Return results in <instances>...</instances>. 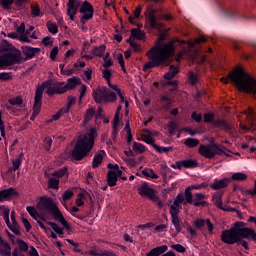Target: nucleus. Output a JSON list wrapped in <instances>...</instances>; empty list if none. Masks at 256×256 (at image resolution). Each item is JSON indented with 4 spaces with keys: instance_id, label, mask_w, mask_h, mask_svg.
Wrapping results in <instances>:
<instances>
[{
    "instance_id": "nucleus-35",
    "label": "nucleus",
    "mask_w": 256,
    "mask_h": 256,
    "mask_svg": "<svg viewBox=\"0 0 256 256\" xmlns=\"http://www.w3.org/2000/svg\"><path fill=\"white\" fill-rule=\"evenodd\" d=\"M142 174L148 179H159V176L151 168H145L144 170H142Z\"/></svg>"
},
{
    "instance_id": "nucleus-40",
    "label": "nucleus",
    "mask_w": 256,
    "mask_h": 256,
    "mask_svg": "<svg viewBox=\"0 0 256 256\" xmlns=\"http://www.w3.org/2000/svg\"><path fill=\"white\" fill-rule=\"evenodd\" d=\"M229 179H231V181H245V179H247V174L243 172H236L233 173Z\"/></svg>"
},
{
    "instance_id": "nucleus-54",
    "label": "nucleus",
    "mask_w": 256,
    "mask_h": 256,
    "mask_svg": "<svg viewBox=\"0 0 256 256\" xmlns=\"http://www.w3.org/2000/svg\"><path fill=\"white\" fill-rule=\"evenodd\" d=\"M47 28H48L49 32L52 33L53 35H56V33H58V31H59V29L57 28V24H55V23L48 22Z\"/></svg>"
},
{
    "instance_id": "nucleus-51",
    "label": "nucleus",
    "mask_w": 256,
    "mask_h": 256,
    "mask_svg": "<svg viewBox=\"0 0 256 256\" xmlns=\"http://www.w3.org/2000/svg\"><path fill=\"white\" fill-rule=\"evenodd\" d=\"M48 187H50V189H59V179L50 178L48 181Z\"/></svg>"
},
{
    "instance_id": "nucleus-37",
    "label": "nucleus",
    "mask_w": 256,
    "mask_h": 256,
    "mask_svg": "<svg viewBox=\"0 0 256 256\" xmlns=\"http://www.w3.org/2000/svg\"><path fill=\"white\" fill-rule=\"evenodd\" d=\"M22 51H23L24 55H26V57L28 59H31L32 57L35 56V53H37L35 48L29 47V46H23L22 47Z\"/></svg>"
},
{
    "instance_id": "nucleus-63",
    "label": "nucleus",
    "mask_w": 256,
    "mask_h": 256,
    "mask_svg": "<svg viewBox=\"0 0 256 256\" xmlns=\"http://www.w3.org/2000/svg\"><path fill=\"white\" fill-rule=\"evenodd\" d=\"M73 197V191L71 190H66L63 194V201H69Z\"/></svg>"
},
{
    "instance_id": "nucleus-56",
    "label": "nucleus",
    "mask_w": 256,
    "mask_h": 256,
    "mask_svg": "<svg viewBox=\"0 0 256 256\" xmlns=\"http://www.w3.org/2000/svg\"><path fill=\"white\" fill-rule=\"evenodd\" d=\"M10 105H15L16 107L21 106L23 99L21 97H16L9 100Z\"/></svg>"
},
{
    "instance_id": "nucleus-48",
    "label": "nucleus",
    "mask_w": 256,
    "mask_h": 256,
    "mask_svg": "<svg viewBox=\"0 0 256 256\" xmlns=\"http://www.w3.org/2000/svg\"><path fill=\"white\" fill-rule=\"evenodd\" d=\"M184 145L190 148L197 147V145H199V140L195 138H187L184 142Z\"/></svg>"
},
{
    "instance_id": "nucleus-53",
    "label": "nucleus",
    "mask_w": 256,
    "mask_h": 256,
    "mask_svg": "<svg viewBox=\"0 0 256 256\" xmlns=\"http://www.w3.org/2000/svg\"><path fill=\"white\" fill-rule=\"evenodd\" d=\"M152 147H153L158 153H167V152L171 151V148L159 146V145H157V144L152 145Z\"/></svg>"
},
{
    "instance_id": "nucleus-28",
    "label": "nucleus",
    "mask_w": 256,
    "mask_h": 256,
    "mask_svg": "<svg viewBox=\"0 0 256 256\" xmlns=\"http://www.w3.org/2000/svg\"><path fill=\"white\" fill-rule=\"evenodd\" d=\"M104 156H105V151H100L95 154L93 162H92L93 169H97V167H99V165H101Z\"/></svg>"
},
{
    "instance_id": "nucleus-43",
    "label": "nucleus",
    "mask_w": 256,
    "mask_h": 256,
    "mask_svg": "<svg viewBox=\"0 0 256 256\" xmlns=\"http://www.w3.org/2000/svg\"><path fill=\"white\" fill-rule=\"evenodd\" d=\"M32 17H43V12H41V8L37 4H33L31 6Z\"/></svg>"
},
{
    "instance_id": "nucleus-26",
    "label": "nucleus",
    "mask_w": 256,
    "mask_h": 256,
    "mask_svg": "<svg viewBox=\"0 0 256 256\" xmlns=\"http://www.w3.org/2000/svg\"><path fill=\"white\" fill-rule=\"evenodd\" d=\"M231 183V179L229 178H223L221 180H216L214 181L213 184H211V188L212 189H223L225 187H227V185H229Z\"/></svg>"
},
{
    "instance_id": "nucleus-59",
    "label": "nucleus",
    "mask_w": 256,
    "mask_h": 256,
    "mask_svg": "<svg viewBox=\"0 0 256 256\" xmlns=\"http://www.w3.org/2000/svg\"><path fill=\"white\" fill-rule=\"evenodd\" d=\"M93 53L96 55V57H102L103 53H105V46L102 45L96 48Z\"/></svg>"
},
{
    "instance_id": "nucleus-57",
    "label": "nucleus",
    "mask_w": 256,
    "mask_h": 256,
    "mask_svg": "<svg viewBox=\"0 0 256 256\" xmlns=\"http://www.w3.org/2000/svg\"><path fill=\"white\" fill-rule=\"evenodd\" d=\"M197 81H199V76H197V74L190 72L189 73V83L190 85H195V83H197Z\"/></svg>"
},
{
    "instance_id": "nucleus-45",
    "label": "nucleus",
    "mask_w": 256,
    "mask_h": 256,
    "mask_svg": "<svg viewBox=\"0 0 256 256\" xmlns=\"http://www.w3.org/2000/svg\"><path fill=\"white\" fill-rule=\"evenodd\" d=\"M177 73H179V69H177V67H175V66H170V70H169V72L168 73H166L165 75H164V78H166V79H173V77H175V75L177 74Z\"/></svg>"
},
{
    "instance_id": "nucleus-18",
    "label": "nucleus",
    "mask_w": 256,
    "mask_h": 256,
    "mask_svg": "<svg viewBox=\"0 0 256 256\" xmlns=\"http://www.w3.org/2000/svg\"><path fill=\"white\" fill-rule=\"evenodd\" d=\"M21 61L19 56H15L13 54H8L0 57V65L2 67H10V65H15Z\"/></svg>"
},
{
    "instance_id": "nucleus-32",
    "label": "nucleus",
    "mask_w": 256,
    "mask_h": 256,
    "mask_svg": "<svg viewBox=\"0 0 256 256\" xmlns=\"http://www.w3.org/2000/svg\"><path fill=\"white\" fill-rule=\"evenodd\" d=\"M16 195L15 189L3 190L0 192V201H6L9 197Z\"/></svg>"
},
{
    "instance_id": "nucleus-12",
    "label": "nucleus",
    "mask_w": 256,
    "mask_h": 256,
    "mask_svg": "<svg viewBox=\"0 0 256 256\" xmlns=\"http://www.w3.org/2000/svg\"><path fill=\"white\" fill-rule=\"evenodd\" d=\"M171 224L170 235L171 237H177L183 229V220L179 215H173L171 216Z\"/></svg>"
},
{
    "instance_id": "nucleus-23",
    "label": "nucleus",
    "mask_w": 256,
    "mask_h": 256,
    "mask_svg": "<svg viewBox=\"0 0 256 256\" xmlns=\"http://www.w3.org/2000/svg\"><path fill=\"white\" fill-rule=\"evenodd\" d=\"M17 34L19 36V40L22 43H31V39H29V30L25 32V24L22 23L20 26L17 28Z\"/></svg>"
},
{
    "instance_id": "nucleus-38",
    "label": "nucleus",
    "mask_w": 256,
    "mask_h": 256,
    "mask_svg": "<svg viewBox=\"0 0 256 256\" xmlns=\"http://www.w3.org/2000/svg\"><path fill=\"white\" fill-rule=\"evenodd\" d=\"M86 199H87V192L79 193L78 197L76 198L77 207H83V205H85Z\"/></svg>"
},
{
    "instance_id": "nucleus-8",
    "label": "nucleus",
    "mask_w": 256,
    "mask_h": 256,
    "mask_svg": "<svg viewBox=\"0 0 256 256\" xmlns=\"http://www.w3.org/2000/svg\"><path fill=\"white\" fill-rule=\"evenodd\" d=\"M198 151L200 155L206 157V159H213L215 155H229L227 148H223L215 142H211L209 145H201Z\"/></svg>"
},
{
    "instance_id": "nucleus-24",
    "label": "nucleus",
    "mask_w": 256,
    "mask_h": 256,
    "mask_svg": "<svg viewBox=\"0 0 256 256\" xmlns=\"http://www.w3.org/2000/svg\"><path fill=\"white\" fill-rule=\"evenodd\" d=\"M0 256H11V245L0 236Z\"/></svg>"
},
{
    "instance_id": "nucleus-14",
    "label": "nucleus",
    "mask_w": 256,
    "mask_h": 256,
    "mask_svg": "<svg viewBox=\"0 0 256 256\" xmlns=\"http://www.w3.org/2000/svg\"><path fill=\"white\" fill-rule=\"evenodd\" d=\"M246 115L247 122L246 123H240V127L242 130L249 131L253 125H255V112L253 111V108L249 107L246 111H244Z\"/></svg>"
},
{
    "instance_id": "nucleus-1",
    "label": "nucleus",
    "mask_w": 256,
    "mask_h": 256,
    "mask_svg": "<svg viewBox=\"0 0 256 256\" xmlns=\"http://www.w3.org/2000/svg\"><path fill=\"white\" fill-rule=\"evenodd\" d=\"M164 37L160 36L154 46L147 52V57L150 60L144 65V71L159 67L166 61H169L175 53V45L173 42H165Z\"/></svg>"
},
{
    "instance_id": "nucleus-36",
    "label": "nucleus",
    "mask_w": 256,
    "mask_h": 256,
    "mask_svg": "<svg viewBox=\"0 0 256 256\" xmlns=\"http://www.w3.org/2000/svg\"><path fill=\"white\" fill-rule=\"evenodd\" d=\"M12 165H13V168H10L6 175H10L11 173H13V171H17V169H19L20 165H21V155L18 156L17 158H15L13 161H12Z\"/></svg>"
},
{
    "instance_id": "nucleus-34",
    "label": "nucleus",
    "mask_w": 256,
    "mask_h": 256,
    "mask_svg": "<svg viewBox=\"0 0 256 256\" xmlns=\"http://www.w3.org/2000/svg\"><path fill=\"white\" fill-rule=\"evenodd\" d=\"M141 6H138L135 8V10L133 11V15L129 16V23H131L132 25H135V19H139V17H141Z\"/></svg>"
},
{
    "instance_id": "nucleus-39",
    "label": "nucleus",
    "mask_w": 256,
    "mask_h": 256,
    "mask_svg": "<svg viewBox=\"0 0 256 256\" xmlns=\"http://www.w3.org/2000/svg\"><path fill=\"white\" fill-rule=\"evenodd\" d=\"M184 196L183 205H187V203H193V194L191 193V188H186Z\"/></svg>"
},
{
    "instance_id": "nucleus-11",
    "label": "nucleus",
    "mask_w": 256,
    "mask_h": 256,
    "mask_svg": "<svg viewBox=\"0 0 256 256\" xmlns=\"http://www.w3.org/2000/svg\"><path fill=\"white\" fill-rule=\"evenodd\" d=\"M205 41H206L205 37H200L196 39L195 42H185V41L181 42V47L183 50L180 51L176 56V61H181V59H185V57H187V50L185 49V47H188V49L191 51L195 47V44L205 43Z\"/></svg>"
},
{
    "instance_id": "nucleus-49",
    "label": "nucleus",
    "mask_w": 256,
    "mask_h": 256,
    "mask_svg": "<svg viewBox=\"0 0 256 256\" xmlns=\"http://www.w3.org/2000/svg\"><path fill=\"white\" fill-rule=\"evenodd\" d=\"M0 212L2 213V215L4 217L5 223H9V213H11V210H9L8 207L1 206L0 207Z\"/></svg>"
},
{
    "instance_id": "nucleus-44",
    "label": "nucleus",
    "mask_w": 256,
    "mask_h": 256,
    "mask_svg": "<svg viewBox=\"0 0 256 256\" xmlns=\"http://www.w3.org/2000/svg\"><path fill=\"white\" fill-rule=\"evenodd\" d=\"M39 227L41 229H44L45 233H47L48 237H51V239H57V234H55L51 229L47 228L41 221H38Z\"/></svg>"
},
{
    "instance_id": "nucleus-41",
    "label": "nucleus",
    "mask_w": 256,
    "mask_h": 256,
    "mask_svg": "<svg viewBox=\"0 0 256 256\" xmlns=\"http://www.w3.org/2000/svg\"><path fill=\"white\" fill-rule=\"evenodd\" d=\"M132 149L133 151H135V153H145L147 151V148L145 147V145L139 142H134L132 145Z\"/></svg>"
},
{
    "instance_id": "nucleus-55",
    "label": "nucleus",
    "mask_w": 256,
    "mask_h": 256,
    "mask_svg": "<svg viewBox=\"0 0 256 256\" xmlns=\"http://www.w3.org/2000/svg\"><path fill=\"white\" fill-rule=\"evenodd\" d=\"M124 131L126 132L128 143H131V141H133V135H131V128L129 127V122L126 123Z\"/></svg>"
},
{
    "instance_id": "nucleus-31",
    "label": "nucleus",
    "mask_w": 256,
    "mask_h": 256,
    "mask_svg": "<svg viewBox=\"0 0 256 256\" xmlns=\"http://www.w3.org/2000/svg\"><path fill=\"white\" fill-rule=\"evenodd\" d=\"M76 101L77 99L74 96H68L67 103L64 107H62V111H64V113H68L69 111H71V107L75 105Z\"/></svg>"
},
{
    "instance_id": "nucleus-21",
    "label": "nucleus",
    "mask_w": 256,
    "mask_h": 256,
    "mask_svg": "<svg viewBox=\"0 0 256 256\" xmlns=\"http://www.w3.org/2000/svg\"><path fill=\"white\" fill-rule=\"evenodd\" d=\"M159 135V132L157 131H151V130H143L142 133V141L144 143H147V145H151L152 147L155 145V139L153 137H157Z\"/></svg>"
},
{
    "instance_id": "nucleus-25",
    "label": "nucleus",
    "mask_w": 256,
    "mask_h": 256,
    "mask_svg": "<svg viewBox=\"0 0 256 256\" xmlns=\"http://www.w3.org/2000/svg\"><path fill=\"white\" fill-rule=\"evenodd\" d=\"M104 79H106L109 89H106V91H119V87L117 85L111 84V70L104 69L102 71Z\"/></svg>"
},
{
    "instance_id": "nucleus-19",
    "label": "nucleus",
    "mask_w": 256,
    "mask_h": 256,
    "mask_svg": "<svg viewBox=\"0 0 256 256\" xmlns=\"http://www.w3.org/2000/svg\"><path fill=\"white\" fill-rule=\"evenodd\" d=\"M185 203V196L183 194H179L173 204L170 206V214L171 217L173 215H178L179 211H181V205Z\"/></svg>"
},
{
    "instance_id": "nucleus-60",
    "label": "nucleus",
    "mask_w": 256,
    "mask_h": 256,
    "mask_svg": "<svg viewBox=\"0 0 256 256\" xmlns=\"http://www.w3.org/2000/svg\"><path fill=\"white\" fill-rule=\"evenodd\" d=\"M206 221L204 219H197L193 222V226L196 229H201L205 225Z\"/></svg>"
},
{
    "instance_id": "nucleus-15",
    "label": "nucleus",
    "mask_w": 256,
    "mask_h": 256,
    "mask_svg": "<svg viewBox=\"0 0 256 256\" xmlns=\"http://www.w3.org/2000/svg\"><path fill=\"white\" fill-rule=\"evenodd\" d=\"M236 231L238 234V241H241V239H251L254 233L253 229L245 228L242 222L236 223Z\"/></svg>"
},
{
    "instance_id": "nucleus-46",
    "label": "nucleus",
    "mask_w": 256,
    "mask_h": 256,
    "mask_svg": "<svg viewBox=\"0 0 256 256\" xmlns=\"http://www.w3.org/2000/svg\"><path fill=\"white\" fill-rule=\"evenodd\" d=\"M48 225H50L51 229L59 235V237H63V228L59 227L57 224L53 222H48Z\"/></svg>"
},
{
    "instance_id": "nucleus-52",
    "label": "nucleus",
    "mask_w": 256,
    "mask_h": 256,
    "mask_svg": "<svg viewBox=\"0 0 256 256\" xmlns=\"http://www.w3.org/2000/svg\"><path fill=\"white\" fill-rule=\"evenodd\" d=\"M214 125H215V127H222V129H225V131H229V129H231L229 124H227V122H225L223 120H219V121L215 122Z\"/></svg>"
},
{
    "instance_id": "nucleus-7",
    "label": "nucleus",
    "mask_w": 256,
    "mask_h": 256,
    "mask_svg": "<svg viewBox=\"0 0 256 256\" xmlns=\"http://www.w3.org/2000/svg\"><path fill=\"white\" fill-rule=\"evenodd\" d=\"M117 95L120 97V103H125V97L121 94V89L107 90V88H100L93 92V97L96 103H107L117 101Z\"/></svg>"
},
{
    "instance_id": "nucleus-10",
    "label": "nucleus",
    "mask_w": 256,
    "mask_h": 256,
    "mask_svg": "<svg viewBox=\"0 0 256 256\" xmlns=\"http://www.w3.org/2000/svg\"><path fill=\"white\" fill-rule=\"evenodd\" d=\"M221 240L227 245H233L239 243V234L237 233V226H234L230 230H224L221 235Z\"/></svg>"
},
{
    "instance_id": "nucleus-47",
    "label": "nucleus",
    "mask_w": 256,
    "mask_h": 256,
    "mask_svg": "<svg viewBox=\"0 0 256 256\" xmlns=\"http://www.w3.org/2000/svg\"><path fill=\"white\" fill-rule=\"evenodd\" d=\"M94 116H95V108L91 107L86 111V114L84 117V123L91 121V119H93Z\"/></svg>"
},
{
    "instance_id": "nucleus-42",
    "label": "nucleus",
    "mask_w": 256,
    "mask_h": 256,
    "mask_svg": "<svg viewBox=\"0 0 256 256\" xmlns=\"http://www.w3.org/2000/svg\"><path fill=\"white\" fill-rule=\"evenodd\" d=\"M203 199H205V194L197 193L194 195L193 203L195 207H199V205H203Z\"/></svg>"
},
{
    "instance_id": "nucleus-29",
    "label": "nucleus",
    "mask_w": 256,
    "mask_h": 256,
    "mask_svg": "<svg viewBox=\"0 0 256 256\" xmlns=\"http://www.w3.org/2000/svg\"><path fill=\"white\" fill-rule=\"evenodd\" d=\"M148 22L150 27H152V29H161V24L157 23V17H155L154 12H149Z\"/></svg>"
},
{
    "instance_id": "nucleus-33",
    "label": "nucleus",
    "mask_w": 256,
    "mask_h": 256,
    "mask_svg": "<svg viewBox=\"0 0 256 256\" xmlns=\"http://www.w3.org/2000/svg\"><path fill=\"white\" fill-rule=\"evenodd\" d=\"M131 37H133V39H137L138 41H143V39H145V32L139 29H132Z\"/></svg>"
},
{
    "instance_id": "nucleus-22",
    "label": "nucleus",
    "mask_w": 256,
    "mask_h": 256,
    "mask_svg": "<svg viewBox=\"0 0 256 256\" xmlns=\"http://www.w3.org/2000/svg\"><path fill=\"white\" fill-rule=\"evenodd\" d=\"M123 107L118 106L117 111L114 116L113 120V133L117 134L119 130L121 129V125H123V121L121 120V110Z\"/></svg>"
},
{
    "instance_id": "nucleus-4",
    "label": "nucleus",
    "mask_w": 256,
    "mask_h": 256,
    "mask_svg": "<svg viewBox=\"0 0 256 256\" xmlns=\"http://www.w3.org/2000/svg\"><path fill=\"white\" fill-rule=\"evenodd\" d=\"M97 137V130L95 128H91L85 134H82L74 149L72 150V157L77 161L83 159L89 152L93 149V145H95V138Z\"/></svg>"
},
{
    "instance_id": "nucleus-58",
    "label": "nucleus",
    "mask_w": 256,
    "mask_h": 256,
    "mask_svg": "<svg viewBox=\"0 0 256 256\" xmlns=\"http://www.w3.org/2000/svg\"><path fill=\"white\" fill-rule=\"evenodd\" d=\"M89 254L93 256H102L103 255V250H100L97 247H94L89 250Z\"/></svg>"
},
{
    "instance_id": "nucleus-3",
    "label": "nucleus",
    "mask_w": 256,
    "mask_h": 256,
    "mask_svg": "<svg viewBox=\"0 0 256 256\" xmlns=\"http://www.w3.org/2000/svg\"><path fill=\"white\" fill-rule=\"evenodd\" d=\"M230 81L237 87L238 91L243 93H253L256 95V79L251 76L245 69L236 67L229 75L228 78L222 77V83H229Z\"/></svg>"
},
{
    "instance_id": "nucleus-30",
    "label": "nucleus",
    "mask_w": 256,
    "mask_h": 256,
    "mask_svg": "<svg viewBox=\"0 0 256 256\" xmlns=\"http://www.w3.org/2000/svg\"><path fill=\"white\" fill-rule=\"evenodd\" d=\"M189 59L192 60L193 63H197L198 65H201V63H205V56L200 55L199 52H194L191 56H189Z\"/></svg>"
},
{
    "instance_id": "nucleus-9",
    "label": "nucleus",
    "mask_w": 256,
    "mask_h": 256,
    "mask_svg": "<svg viewBox=\"0 0 256 256\" xmlns=\"http://www.w3.org/2000/svg\"><path fill=\"white\" fill-rule=\"evenodd\" d=\"M108 168L110 169L107 174L108 185L109 187H115V185H117V178L123 175L125 168H119L117 164H108Z\"/></svg>"
},
{
    "instance_id": "nucleus-16",
    "label": "nucleus",
    "mask_w": 256,
    "mask_h": 256,
    "mask_svg": "<svg viewBox=\"0 0 256 256\" xmlns=\"http://www.w3.org/2000/svg\"><path fill=\"white\" fill-rule=\"evenodd\" d=\"M78 85H81V79L77 77H72L67 80V83L62 86L59 90V95L63 93H67V91H71V89H75Z\"/></svg>"
},
{
    "instance_id": "nucleus-62",
    "label": "nucleus",
    "mask_w": 256,
    "mask_h": 256,
    "mask_svg": "<svg viewBox=\"0 0 256 256\" xmlns=\"http://www.w3.org/2000/svg\"><path fill=\"white\" fill-rule=\"evenodd\" d=\"M22 221V225H24L27 233H29V231H31V223L29 222V220H27V218H21Z\"/></svg>"
},
{
    "instance_id": "nucleus-64",
    "label": "nucleus",
    "mask_w": 256,
    "mask_h": 256,
    "mask_svg": "<svg viewBox=\"0 0 256 256\" xmlns=\"http://www.w3.org/2000/svg\"><path fill=\"white\" fill-rule=\"evenodd\" d=\"M28 256H39V252L37 251V249H35V247L30 246L28 250Z\"/></svg>"
},
{
    "instance_id": "nucleus-17",
    "label": "nucleus",
    "mask_w": 256,
    "mask_h": 256,
    "mask_svg": "<svg viewBox=\"0 0 256 256\" xmlns=\"http://www.w3.org/2000/svg\"><path fill=\"white\" fill-rule=\"evenodd\" d=\"M172 169H193V167H197V160L186 159L182 161H178L171 165Z\"/></svg>"
},
{
    "instance_id": "nucleus-27",
    "label": "nucleus",
    "mask_w": 256,
    "mask_h": 256,
    "mask_svg": "<svg viewBox=\"0 0 256 256\" xmlns=\"http://www.w3.org/2000/svg\"><path fill=\"white\" fill-rule=\"evenodd\" d=\"M169 249L167 245L158 246L156 248H153L146 256H159L163 255Z\"/></svg>"
},
{
    "instance_id": "nucleus-5",
    "label": "nucleus",
    "mask_w": 256,
    "mask_h": 256,
    "mask_svg": "<svg viewBox=\"0 0 256 256\" xmlns=\"http://www.w3.org/2000/svg\"><path fill=\"white\" fill-rule=\"evenodd\" d=\"M67 7V15L70 21L75 19V15H77L78 11L82 15V25H85L89 19H93V13H95V10L93 9V5H91V3L88 1L79 2L77 0H68Z\"/></svg>"
},
{
    "instance_id": "nucleus-61",
    "label": "nucleus",
    "mask_w": 256,
    "mask_h": 256,
    "mask_svg": "<svg viewBox=\"0 0 256 256\" xmlns=\"http://www.w3.org/2000/svg\"><path fill=\"white\" fill-rule=\"evenodd\" d=\"M65 173H67V168H62L60 170L54 171L52 175L54 177H58L59 178V177H63L65 175Z\"/></svg>"
},
{
    "instance_id": "nucleus-6",
    "label": "nucleus",
    "mask_w": 256,
    "mask_h": 256,
    "mask_svg": "<svg viewBox=\"0 0 256 256\" xmlns=\"http://www.w3.org/2000/svg\"><path fill=\"white\" fill-rule=\"evenodd\" d=\"M47 95H55L56 93L59 94L61 91V87H52L51 82H45L41 86L36 89L35 98H34V106H33V114L31 116V121H35V117L41 113V105H43V91H45Z\"/></svg>"
},
{
    "instance_id": "nucleus-13",
    "label": "nucleus",
    "mask_w": 256,
    "mask_h": 256,
    "mask_svg": "<svg viewBox=\"0 0 256 256\" xmlns=\"http://www.w3.org/2000/svg\"><path fill=\"white\" fill-rule=\"evenodd\" d=\"M139 195L144 198L150 199V201H154L155 203H159V197H157V194H155V190L153 188L149 187L147 184H143L138 189Z\"/></svg>"
},
{
    "instance_id": "nucleus-2",
    "label": "nucleus",
    "mask_w": 256,
    "mask_h": 256,
    "mask_svg": "<svg viewBox=\"0 0 256 256\" xmlns=\"http://www.w3.org/2000/svg\"><path fill=\"white\" fill-rule=\"evenodd\" d=\"M27 211L32 219L37 220V217L39 215H47V213H50L53 215L54 219L56 221H59L61 225L68 231V235H71L72 230L69 223H67V220H65V217H63V214L61 211H59V208L57 207V204L51 200V198H42L36 205V209L34 207L28 206Z\"/></svg>"
},
{
    "instance_id": "nucleus-50",
    "label": "nucleus",
    "mask_w": 256,
    "mask_h": 256,
    "mask_svg": "<svg viewBox=\"0 0 256 256\" xmlns=\"http://www.w3.org/2000/svg\"><path fill=\"white\" fill-rule=\"evenodd\" d=\"M17 245H18V249H20V251H23L24 253L26 251H29V249L31 247H29V245H27V243L21 239L17 240Z\"/></svg>"
},
{
    "instance_id": "nucleus-20",
    "label": "nucleus",
    "mask_w": 256,
    "mask_h": 256,
    "mask_svg": "<svg viewBox=\"0 0 256 256\" xmlns=\"http://www.w3.org/2000/svg\"><path fill=\"white\" fill-rule=\"evenodd\" d=\"M10 219L8 218V223H6L8 229H10V231H12V233L15 235H19L21 231L19 230V224L17 223L15 211L11 212Z\"/></svg>"
}]
</instances>
